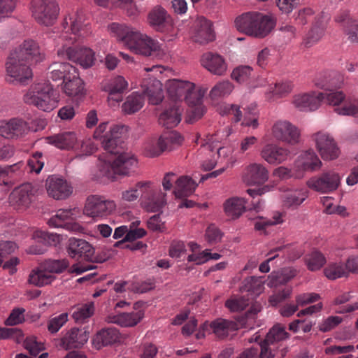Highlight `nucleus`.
<instances>
[{
    "label": "nucleus",
    "instance_id": "de8ad7c7",
    "mask_svg": "<svg viewBox=\"0 0 358 358\" xmlns=\"http://www.w3.org/2000/svg\"><path fill=\"white\" fill-rule=\"evenodd\" d=\"M335 111L342 115H355L358 113V99L354 96H345L341 106L335 108Z\"/></svg>",
    "mask_w": 358,
    "mask_h": 358
},
{
    "label": "nucleus",
    "instance_id": "393cba45",
    "mask_svg": "<svg viewBox=\"0 0 358 358\" xmlns=\"http://www.w3.org/2000/svg\"><path fill=\"white\" fill-rule=\"evenodd\" d=\"M89 334L83 329L72 328L61 338L60 345L66 349L79 348L87 343Z\"/></svg>",
    "mask_w": 358,
    "mask_h": 358
},
{
    "label": "nucleus",
    "instance_id": "6e6552de",
    "mask_svg": "<svg viewBox=\"0 0 358 358\" xmlns=\"http://www.w3.org/2000/svg\"><path fill=\"white\" fill-rule=\"evenodd\" d=\"M137 187L141 194V206L147 211H159L166 204V194L150 181L139 182Z\"/></svg>",
    "mask_w": 358,
    "mask_h": 358
},
{
    "label": "nucleus",
    "instance_id": "e433bc0d",
    "mask_svg": "<svg viewBox=\"0 0 358 358\" xmlns=\"http://www.w3.org/2000/svg\"><path fill=\"white\" fill-rule=\"evenodd\" d=\"M210 327L217 337L224 339L230 332L239 329V324L234 321L218 318L210 324Z\"/></svg>",
    "mask_w": 358,
    "mask_h": 358
},
{
    "label": "nucleus",
    "instance_id": "c03bdc74",
    "mask_svg": "<svg viewBox=\"0 0 358 358\" xmlns=\"http://www.w3.org/2000/svg\"><path fill=\"white\" fill-rule=\"evenodd\" d=\"M296 270L292 268L282 269L278 273H272L270 275L268 285L271 287H278L284 285L292 279L296 275Z\"/></svg>",
    "mask_w": 358,
    "mask_h": 358
},
{
    "label": "nucleus",
    "instance_id": "5fc2aeb1",
    "mask_svg": "<svg viewBox=\"0 0 358 358\" xmlns=\"http://www.w3.org/2000/svg\"><path fill=\"white\" fill-rule=\"evenodd\" d=\"M308 268L311 271L320 269L326 263V258L317 250L313 251L306 258Z\"/></svg>",
    "mask_w": 358,
    "mask_h": 358
},
{
    "label": "nucleus",
    "instance_id": "774afa93",
    "mask_svg": "<svg viewBox=\"0 0 358 358\" xmlns=\"http://www.w3.org/2000/svg\"><path fill=\"white\" fill-rule=\"evenodd\" d=\"M42 157L43 155L39 152H36L31 155L27 162V165L31 171H34L36 173H40L44 166V161Z\"/></svg>",
    "mask_w": 358,
    "mask_h": 358
},
{
    "label": "nucleus",
    "instance_id": "37998d69",
    "mask_svg": "<svg viewBox=\"0 0 358 358\" xmlns=\"http://www.w3.org/2000/svg\"><path fill=\"white\" fill-rule=\"evenodd\" d=\"M327 20L318 18L313 27L303 39V44L306 48L311 47L317 43L322 37L326 27Z\"/></svg>",
    "mask_w": 358,
    "mask_h": 358
},
{
    "label": "nucleus",
    "instance_id": "2f4dec72",
    "mask_svg": "<svg viewBox=\"0 0 358 358\" xmlns=\"http://www.w3.org/2000/svg\"><path fill=\"white\" fill-rule=\"evenodd\" d=\"M201 65L210 73L221 76L227 71V64L224 58L215 53L206 52L201 59Z\"/></svg>",
    "mask_w": 358,
    "mask_h": 358
},
{
    "label": "nucleus",
    "instance_id": "0eeeda50",
    "mask_svg": "<svg viewBox=\"0 0 358 358\" xmlns=\"http://www.w3.org/2000/svg\"><path fill=\"white\" fill-rule=\"evenodd\" d=\"M108 125V122L101 123L94 133V138L101 141L106 152H119L121 144L124 143L122 137L126 132V128L122 125H114L106 132Z\"/></svg>",
    "mask_w": 358,
    "mask_h": 358
},
{
    "label": "nucleus",
    "instance_id": "680f3d73",
    "mask_svg": "<svg viewBox=\"0 0 358 358\" xmlns=\"http://www.w3.org/2000/svg\"><path fill=\"white\" fill-rule=\"evenodd\" d=\"M68 314L66 313H62L55 316L48 322V330L51 334H55L68 321Z\"/></svg>",
    "mask_w": 358,
    "mask_h": 358
},
{
    "label": "nucleus",
    "instance_id": "13d9d810",
    "mask_svg": "<svg viewBox=\"0 0 358 358\" xmlns=\"http://www.w3.org/2000/svg\"><path fill=\"white\" fill-rule=\"evenodd\" d=\"M164 144L161 141V137L157 140L152 139L148 141L145 145V153L146 155L154 157L159 156L164 152Z\"/></svg>",
    "mask_w": 358,
    "mask_h": 358
},
{
    "label": "nucleus",
    "instance_id": "bb28decb",
    "mask_svg": "<svg viewBox=\"0 0 358 358\" xmlns=\"http://www.w3.org/2000/svg\"><path fill=\"white\" fill-rule=\"evenodd\" d=\"M243 179L249 185H261L268 179V171L263 164L253 163L245 168Z\"/></svg>",
    "mask_w": 358,
    "mask_h": 358
},
{
    "label": "nucleus",
    "instance_id": "9b49d317",
    "mask_svg": "<svg viewBox=\"0 0 358 358\" xmlns=\"http://www.w3.org/2000/svg\"><path fill=\"white\" fill-rule=\"evenodd\" d=\"M115 208L116 205L113 201L92 195L87 199L83 213L85 215L94 220H99L110 215Z\"/></svg>",
    "mask_w": 358,
    "mask_h": 358
},
{
    "label": "nucleus",
    "instance_id": "4468645a",
    "mask_svg": "<svg viewBox=\"0 0 358 358\" xmlns=\"http://www.w3.org/2000/svg\"><path fill=\"white\" fill-rule=\"evenodd\" d=\"M30 131L29 122L21 117L0 120V135L8 139H20Z\"/></svg>",
    "mask_w": 358,
    "mask_h": 358
},
{
    "label": "nucleus",
    "instance_id": "f704fd0d",
    "mask_svg": "<svg viewBox=\"0 0 358 358\" xmlns=\"http://www.w3.org/2000/svg\"><path fill=\"white\" fill-rule=\"evenodd\" d=\"M293 103L300 110H315L320 104L319 94L315 92L295 95Z\"/></svg>",
    "mask_w": 358,
    "mask_h": 358
},
{
    "label": "nucleus",
    "instance_id": "e2e57ef3",
    "mask_svg": "<svg viewBox=\"0 0 358 358\" xmlns=\"http://www.w3.org/2000/svg\"><path fill=\"white\" fill-rule=\"evenodd\" d=\"M20 167V162L5 167L0 166V184L3 183L7 185L10 182V179L13 178V175L15 174V173L19 170Z\"/></svg>",
    "mask_w": 358,
    "mask_h": 358
},
{
    "label": "nucleus",
    "instance_id": "6e6d98bb",
    "mask_svg": "<svg viewBox=\"0 0 358 358\" xmlns=\"http://www.w3.org/2000/svg\"><path fill=\"white\" fill-rule=\"evenodd\" d=\"M307 197V191L297 189L287 193L285 199V205L288 207L298 206L301 204Z\"/></svg>",
    "mask_w": 358,
    "mask_h": 358
},
{
    "label": "nucleus",
    "instance_id": "39448f33",
    "mask_svg": "<svg viewBox=\"0 0 358 358\" xmlns=\"http://www.w3.org/2000/svg\"><path fill=\"white\" fill-rule=\"evenodd\" d=\"M23 101L41 110L50 112L57 106L59 95L50 83H38L31 85L24 94Z\"/></svg>",
    "mask_w": 358,
    "mask_h": 358
},
{
    "label": "nucleus",
    "instance_id": "bf43d9fd",
    "mask_svg": "<svg viewBox=\"0 0 358 358\" xmlns=\"http://www.w3.org/2000/svg\"><path fill=\"white\" fill-rule=\"evenodd\" d=\"M233 88L234 87L229 81L224 80L217 83L213 87L210 92V96L213 99H217L229 94L232 92Z\"/></svg>",
    "mask_w": 358,
    "mask_h": 358
},
{
    "label": "nucleus",
    "instance_id": "4c0bfd02",
    "mask_svg": "<svg viewBox=\"0 0 358 358\" xmlns=\"http://www.w3.org/2000/svg\"><path fill=\"white\" fill-rule=\"evenodd\" d=\"M120 339V333L116 328L108 327L99 331L94 338V343L99 349L103 346L110 345Z\"/></svg>",
    "mask_w": 358,
    "mask_h": 358
},
{
    "label": "nucleus",
    "instance_id": "c756f323",
    "mask_svg": "<svg viewBox=\"0 0 358 358\" xmlns=\"http://www.w3.org/2000/svg\"><path fill=\"white\" fill-rule=\"evenodd\" d=\"M210 21L203 17H199L196 22L195 33L193 36L194 41L200 44H206L213 41L215 36Z\"/></svg>",
    "mask_w": 358,
    "mask_h": 358
},
{
    "label": "nucleus",
    "instance_id": "72a5a7b5",
    "mask_svg": "<svg viewBox=\"0 0 358 358\" xmlns=\"http://www.w3.org/2000/svg\"><path fill=\"white\" fill-rule=\"evenodd\" d=\"M47 143L61 150L73 149L78 143L76 134L72 131L62 132L46 138Z\"/></svg>",
    "mask_w": 358,
    "mask_h": 358
},
{
    "label": "nucleus",
    "instance_id": "a211bd4d",
    "mask_svg": "<svg viewBox=\"0 0 358 358\" xmlns=\"http://www.w3.org/2000/svg\"><path fill=\"white\" fill-rule=\"evenodd\" d=\"M315 84L317 87L324 90V92H318L320 103L324 102L332 106H339L344 100L345 96L343 92L337 90L336 86L329 80H320L319 78H317Z\"/></svg>",
    "mask_w": 358,
    "mask_h": 358
},
{
    "label": "nucleus",
    "instance_id": "7ed1b4c3",
    "mask_svg": "<svg viewBox=\"0 0 358 358\" xmlns=\"http://www.w3.org/2000/svg\"><path fill=\"white\" fill-rule=\"evenodd\" d=\"M99 169L103 176L113 178L114 175H129L137 167L138 162L136 157L131 152L121 150L119 152H105L99 157Z\"/></svg>",
    "mask_w": 358,
    "mask_h": 358
},
{
    "label": "nucleus",
    "instance_id": "7c9ffc66",
    "mask_svg": "<svg viewBox=\"0 0 358 358\" xmlns=\"http://www.w3.org/2000/svg\"><path fill=\"white\" fill-rule=\"evenodd\" d=\"M137 303L134 310L129 313H122L109 318V322L116 324L122 327H132L137 325L144 317V311L137 309Z\"/></svg>",
    "mask_w": 358,
    "mask_h": 358
},
{
    "label": "nucleus",
    "instance_id": "412c9836",
    "mask_svg": "<svg viewBox=\"0 0 358 358\" xmlns=\"http://www.w3.org/2000/svg\"><path fill=\"white\" fill-rule=\"evenodd\" d=\"M45 185L48 195L57 200L66 199L73 192L71 185L64 178L56 176L48 177Z\"/></svg>",
    "mask_w": 358,
    "mask_h": 358
},
{
    "label": "nucleus",
    "instance_id": "ea45409f",
    "mask_svg": "<svg viewBox=\"0 0 358 358\" xmlns=\"http://www.w3.org/2000/svg\"><path fill=\"white\" fill-rule=\"evenodd\" d=\"M142 87L143 93L148 97L150 103L157 105L162 101L164 93L162 83L159 80H152L148 85L143 84Z\"/></svg>",
    "mask_w": 358,
    "mask_h": 358
},
{
    "label": "nucleus",
    "instance_id": "473e14b6",
    "mask_svg": "<svg viewBox=\"0 0 358 358\" xmlns=\"http://www.w3.org/2000/svg\"><path fill=\"white\" fill-rule=\"evenodd\" d=\"M148 21L159 31L168 32L173 28L171 20L166 10L161 7L155 8L149 13Z\"/></svg>",
    "mask_w": 358,
    "mask_h": 358
},
{
    "label": "nucleus",
    "instance_id": "c9c22d12",
    "mask_svg": "<svg viewBox=\"0 0 358 358\" xmlns=\"http://www.w3.org/2000/svg\"><path fill=\"white\" fill-rule=\"evenodd\" d=\"M55 280V276L49 273L43 264L31 270L29 275L28 282L36 287H43Z\"/></svg>",
    "mask_w": 358,
    "mask_h": 358
},
{
    "label": "nucleus",
    "instance_id": "1a4fd4ad",
    "mask_svg": "<svg viewBox=\"0 0 358 358\" xmlns=\"http://www.w3.org/2000/svg\"><path fill=\"white\" fill-rule=\"evenodd\" d=\"M31 9L36 22L45 26L52 25L59 14L55 0H32Z\"/></svg>",
    "mask_w": 358,
    "mask_h": 358
},
{
    "label": "nucleus",
    "instance_id": "f3484780",
    "mask_svg": "<svg viewBox=\"0 0 358 358\" xmlns=\"http://www.w3.org/2000/svg\"><path fill=\"white\" fill-rule=\"evenodd\" d=\"M322 162L313 150H308L300 154L294 162V177L301 178L306 171L313 172L322 166Z\"/></svg>",
    "mask_w": 358,
    "mask_h": 358
},
{
    "label": "nucleus",
    "instance_id": "6ab92c4d",
    "mask_svg": "<svg viewBox=\"0 0 358 358\" xmlns=\"http://www.w3.org/2000/svg\"><path fill=\"white\" fill-rule=\"evenodd\" d=\"M67 251L71 258L78 261L92 262L94 259V249L83 239L71 238Z\"/></svg>",
    "mask_w": 358,
    "mask_h": 358
},
{
    "label": "nucleus",
    "instance_id": "69168bd1",
    "mask_svg": "<svg viewBox=\"0 0 358 358\" xmlns=\"http://www.w3.org/2000/svg\"><path fill=\"white\" fill-rule=\"evenodd\" d=\"M24 347L32 356L38 355L40 352L44 350L43 344L41 342H38L34 336L26 338L24 341Z\"/></svg>",
    "mask_w": 358,
    "mask_h": 358
},
{
    "label": "nucleus",
    "instance_id": "c85d7f7f",
    "mask_svg": "<svg viewBox=\"0 0 358 358\" xmlns=\"http://www.w3.org/2000/svg\"><path fill=\"white\" fill-rule=\"evenodd\" d=\"M64 28L66 31L62 37L66 40L69 38V43H73L83 35L82 17L77 13L66 17L64 20Z\"/></svg>",
    "mask_w": 358,
    "mask_h": 358
},
{
    "label": "nucleus",
    "instance_id": "9d476101",
    "mask_svg": "<svg viewBox=\"0 0 358 358\" xmlns=\"http://www.w3.org/2000/svg\"><path fill=\"white\" fill-rule=\"evenodd\" d=\"M26 61H22L16 52H10L6 63L7 80L24 83L32 78V72Z\"/></svg>",
    "mask_w": 358,
    "mask_h": 358
},
{
    "label": "nucleus",
    "instance_id": "f03ea898",
    "mask_svg": "<svg viewBox=\"0 0 358 358\" xmlns=\"http://www.w3.org/2000/svg\"><path fill=\"white\" fill-rule=\"evenodd\" d=\"M109 29L120 41L136 54L148 56L159 48L157 41L124 24L112 23Z\"/></svg>",
    "mask_w": 358,
    "mask_h": 358
},
{
    "label": "nucleus",
    "instance_id": "338daca9",
    "mask_svg": "<svg viewBox=\"0 0 358 358\" xmlns=\"http://www.w3.org/2000/svg\"><path fill=\"white\" fill-rule=\"evenodd\" d=\"M252 69L249 66H241L234 69L231 78L238 83H241L246 81L251 76Z\"/></svg>",
    "mask_w": 358,
    "mask_h": 358
},
{
    "label": "nucleus",
    "instance_id": "5701e85b",
    "mask_svg": "<svg viewBox=\"0 0 358 358\" xmlns=\"http://www.w3.org/2000/svg\"><path fill=\"white\" fill-rule=\"evenodd\" d=\"M260 155L269 164L278 165L289 158L290 151L286 148L276 144L268 143L263 147Z\"/></svg>",
    "mask_w": 358,
    "mask_h": 358
},
{
    "label": "nucleus",
    "instance_id": "3c124183",
    "mask_svg": "<svg viewBox=\"0 0 358 358\" xmlns=\"http://www.w3.org/2000/svg\"><path fill=\"white\" fill-rule=\"evenodd\" d=\"M33 238L38 243L49 245H57L62 241L60 235L43 230L35 231L33 234Z\"/></svg>",
    "mask_w": 358,
    "mask_h": 358
},
{
    "label": "nucleus",
    "instance_id": "8fccbe9b",
    "mask_svg": "<svg viewBox=\"0 0 358 358\" xmlns=\"http://www.w3.org/2000/svg\"><path fill=\"white\" fill-rule=\"evenodd\" d=\"M162 143L164 144V151H171L179 146L182 142V137L176 131H170L160 136Z\"/></svg>",
    "mask_w": 358,
    "mask_h": 358
},
{
    "label": "nucleus",
    "instance_id": "ddd939ff",
    "mask_svg": "<svg viewBox=\"0 0 358 358\" xmlns=\"http://www.w3.org/2000/svg\"><path fill=\"white\" fill-rule=\"evenodd\" d=\"M341 183V177L336 172L329 170L307 181L310 189L320 193H330L338 189Z\"/></svg>",
    "mask_w": 358,
    "mask_h": 358
},
{
    "label": "nucleus",
    "instance_id": "a18cd8bd",
    "mask_svg": "<svg viewBox=\"0 0 358 358\" xmlns=\"http://www.w3.org/2000/svg\"><path fill=\"white\" fill-rule=\"evenodd\" d=\"M144 98L137 92H133L127 96L122 104V108L124 113L132 114L138 111L143 106Z\"/></svg>",
    "mask_w": 358,
    "mask_h": 358
},
{
    "label": "nucleus",
    "instance_id": "052dcab7",
    "mask_svg": "<svg viewBox=\"0 0 358 358\" xmlns=\"http://www.w3.org/2000/svg\"><path fill=\"white\" fill-rule=\"evenodd\" d=\"M14 339L20 343L24 339L22 331L18 328L0 327V339Z\"/></svg>",
    "mask_w": 358,
    "mask_h": 358
},
{
    "label": "nucleus",
    "instance_id": "2eb2a0df",
    "mask_svg": "<svg viewBox=\"0 0 358 358\" xmlns=\"http://www.w3.org/2000/svg\"><path fill=\"white\" fill-rule=\"evenodd\" d=\"M79 214L80 210L78 208L59 209L48 223L50 227H62L71 231L78 232L81 231L82 227L73 220Z\"/></svg>",
    "mask_w": 358,
    "mask_h": 358
},
{
    "label": "nucleus",
    "instance_id": "20e7f679",
    "mask_svg": "<svg viewBox=\"0 0 358 358\" xmlns=\"http://www.w3.org/2000/svg\"><path fill=\"white\" fill-rule=\"evenodd\" d=\"M275 17L271 14L251 11L243 13L235 20L237 29L256 38L266 36L275 27Z\"/></svg>",
    "mask_w": 358,
    "mask_h": 358
},
{
    "label": "nucleus",
    "instance_id": "a878e982",
    "mask_svg": "<svg viewBox=\"0 0 358 358\" xmlns=\"http://www.w3.org/2000/svg\"><path fill=\"white\" fill-rule=\"evenodd\" d=\"M33 187L30 183H24L15 188L9 196L12 206L20 209L26 208L31 201Z\"/></svg>",
    "mask_w": 358,
    "mask_h": 358
},
{
    "label": "nucleus",
    "instance_id": "aec40b11",
    "mask_svg": "<svg viewBox=\"0 0 358 358\" xmlns=\"http://www.w3.org/2000/svg\"><path fill=\"white\" fill-rule=\"evenodd\" d=\"M128 83L121 76H115L102 85V90L108 93V101L110 106H115L116 103L122 101V94L127 89Z\"/></svg>",
    "mask_w": 358,
    "mask_h": 358
},
{
    "label": "nucleus",
    "instance_id": "4d7b16f0",
    "mask_svg": "<svg viewBox=\"0 0 358 358\" xmlns=\"http://www.w3.org/2000/svg\"><path fill=\"white\" fill-rule=\"evenodd\" d=\"M43 265L49 273L55 275V273L64 272L69 267V262L66 259H48L43 263Z\"/></svg>",
    "mask_w": 358,
    "mask_h": 358
},
{
    "label": "nucleus",
    "instance_id": "a19ab883",
    "mask_svg": "<svg viewBox=\"0 0 358 358\" xmlns=\"http://www.w3.org/2000/svg\"><path fill=\"white\" fill-rule=\"evenodd\" d=\"M76 68L69 63H55L50 66V78L53 81L64 82L67 76L72 75Z\"/></svg>",
    "mask_w": 358,
    "mask_h": 358
},
{
    "label": "nucleus",
    "instance_id": "79ce46f5",
    "mask_svg": "<svg viewBox=\"0 0 358 358\" xmlns=\"http://www.w3.org/2000/svg\"><path fill=\"white\" fill-rule=\"evenodd\" d=\"M197 183L194 180L183 176L177 178L173 192L176 197L188 196L194 192Z\"/></svg>",
    "mask_w": 358,
    "mask_h": 358
},
{
    "label": "nucleus",
    "instance_id": "dca6fc26",
    "mask_svg": "<svg viewBox=\"0 0 358 358\" xmlns=\"http://www.w3.org/2000/svg\"><path fill=\"white\" fill-rule=\"evenodd\" d=\"M316 148L324 160H333L339 155V149L334 138L327 132L319 131L313 136Z\"/></svg>",
    "mask_w": 358,
    "mask_h": 358
},
{
    "label": "nucleus",
    "instance_id": "864d4df0",
    "mask_svg": "<svg viewBox=\"0 0 358 358\" xmlns=\"http://www.w3.org/2000/svg\"><path fill=\"white\" fill-rule=\"evenodd\" d=\"M325 276L330 280H336L348 275V269L341 263L329 264L324 270Z\"/></svg>",
    "mask_w": 358,
    "mask_h": 358
},
{
    "label": "nucleus",
    "instance_id": "cd10ccee",
    "mask_svg": "<svg viewBox=\"0 0 358 358\" xmlns=\"http://www.w3.org/2000/svg\"><path fill=\"white\" fill-rule=\"evenodd\" d=\"M12 52H16L22 61L38 62L43 59V55L38 43L34 40H25L22 45Z\"/></svg>",
    "mask_w": 358,
    "mask_h": 358
},
{
    "label": "nucleus",
    "instance_id": "f8f14e48",
    "mask_svg": "<svg viewBox=\"0 0 358 358\" xmlns=\"http://www.w3.org/2000/svg\"><path fill=\"white\" fill-rule=\"evenodd\" d=\"M57 55L62 58H66L73 62L78 64L84 69L91 67L94 62V55L91 49L78 46H69L67 43L58 50Z\"/></svg>",
    "mask_w": 358,
    "mask_h": 358
},
{
    "label": "nucleus",
    "instance_id": "09e8293b",
    "mask_svg": "<svg viewBox=\"0 0 358 358\" xmlns=\"http://www.w3.org/2000/svg\"><path fill=\"white\" fill-rule=\"evenodd\" d=\"M139 224L140 221L138 220L133 222L129 227H128V231L124 239L116 242L114 245L115 247H120L125 242L134 241L145 236L146 235V231L143 228H138L137 227Z\"/></svg>",
    "mask_w": 358,
    "mask_h": 358
},
{
    "label": "nucleus",
    "instance_id": "0e129e2a",
    "mask_svg": "<svg viewBox=\"0 0 358 358\" xmlns=\"http://www.w3.org/2000/svg\"><path fill=\"white\" fill-rule=\"evenodd\" d=\"M25 309L23 308H15L5 320L7 326H15L22 324L24 321Z\"/></svg>",
    "mask_w": 358,
    "mask_h": 358
},
{
    "label": "nucleus",
    "instance_id": "4be33fe9",
    "mask_svg": "<svg viewBox=\"0 0 358 358\" xmlns=\"http://www.w3.org/2000/svg\"><path fill=\"white\" fill-rule=\"evenodd\" d=\"M272 134L275 139L292 145L297 143L299 139L296 127L285 120L277 121L273 125Z\"/></svg>",
    "mask_w": 358,
    "mask_h": 358
},
{
    "label": "nucleus",
    "instance_id": "58836bf2",
    "mask_svg": "<svg viewBox=\"0 0 358 358\" xmlns=\"http://www.w3.org/2000/svg\"><path fill=\"white\" fill-rule=\"evenodd\" d=\"M223 207L226 215L235 220L245 211V201L243 198L231 197L224 201Z\"/></svg>",
    "mask_w": 358,
    "mask_h": 358
},
{
    "label": "nucleus",
    "instance_id": "423d86ee",
    "mask_svg": "<svg viewBox=\"0 0 358 358\" xmlns=\"http://www.w3.org/2000/svg\"><path fill=\"white\" fill-rule=\"evenodd\" d=\"M288 337L285 327L277 324L270 329L264 341L258 346L245 350L238 358H274L275 355L271 345L274 343L282 341Z\"/></svg>",
    "mask_w": 358,
    "mask_h": 358
},
{
    "label": "nucleus",
    "instance_id": "603ef678",
    "mask_svg": "<svg viewBox=\"0 0 358 358\" xmlns=\"http://www.w3.org/2000/svg\"><path fill=\"white\" fill-rule=\"evenodd\" d=\"M94 312V305L93 302H90L78 306L73 312L72 317L78 323H83L90 318Z\"/></svg>",
    "mask_w": 358,
    "mask_h": 358
},
{
    "label": "nucleus",
    "instance_id": "49530a36",
    "mask_svg": "<svg viewBox=\"0 0 358 358\" xmlns=\"http://www.w3.org/2000/svg\"><path fill=\"white\" fill-rule=\"evenodd\" d=\"M293 85L291 82L276 83L270 85L266 95L268 99L280 98L288 94L292 90Z\"/></svg>",
    "mask_w": 358,
    "mask_h": 358
},
{
    "label": "nucleus",
    "instance_id": "b1692460",
    "mask_svg": "<svg viewBox=\"0 0 358 358\" xmlns=\"http://www.w3.org/2000/svg\"><path fill=\"white\" fill-rule=\"evenodd\" d=\"M62 90L69 97L75 101L81 99L85 95L84 83L79 77L77 69L72 75L67 76L64 82H62Z\"/></svg>",
    "mask_w": 358,
    "mask_h": 358
},
{
    "label": "nucleus",
    "instance_id": "f257e3e1",
    "mask_svg": "<svg viewBox=\"0 0 358 358\" xmlns=\"http://www.w3.org/2000/svg\"><path fill=\"white\" fill-rule=\"evenodd\" d=\"M167 93L174 103L165 109L159 115V123L167 129L176 127L181 121L183 108L179 101L185 100L189 106V122L201 118L204 113L203 97L206 89L195 90V85L191 82L177 79L169 80L166 83Z\"/></svg>",
    "mask_w": 358,
    "mask_h": 358
}]
</instances>
